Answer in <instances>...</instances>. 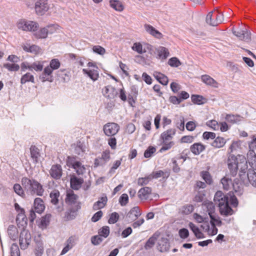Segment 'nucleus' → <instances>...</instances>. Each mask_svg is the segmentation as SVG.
Listing matches in <instances>:
<instances>
[{"instance_id": "obj_1", "label": "nucleus", "mask_w": 256, "mask_h": 256, "mask_svg": "<svg viewBox=\"0 0 256 256\" xmlns=\"http://www.w3.org/2000/svg\"><path fill=\"white\" fill-rule=\"evenodd\" d=\"M214 200L218 205L220 214L224 216H232L234 213L230 204L234 208L237 207L238 204V198L232 192L224 194L218 190L216 192Z\"/></svg>"}, {"instance_id": "obj_2", "label": "nucleus", "mask_w": 256, "mask_h": 256, "mask_svg": "<svg viewBox=\"0 0 256 256\" xmlns=\"http://www.w3.org/2000/svg\"><path fill=\"white\" fill-rule=\"evenodd\" d=\"M228 166L230 174L234 176L238 173L239 170L238 176L241 182L244 184H248L247 174L248 164L246 158L243 156L238 155V157L234 154H230L228 158Z\"/></svg>"}, {"instance_id": "obj_3", "label": "nucleus", "mask_w": 256, "mask_h": 256, "mask_svg": "<svg viewBox=\"0 0 256 256\" xmlns=\"http://www.w3.org/2000/svg\"><path fill=\"white\" fill-rule=\"evenodd\" d=\"M22 184L27 192L32 195L42 196L44 192L42 186L36 180L26 177L22 178Z\"/></svg>"}, {"instance_id": "obj_4", "label": "nucleus", "mask_w": 256, "mask_h": 256, "mask_svg": "<svg viewBox=\"0 0 256 256\" xmlns=\"http://www.w3.org/2000/svg\"><path fill=\"white\" fill-rule=\"evenodd\" d=\"M78 158L76 156H68L66 164L68 166L74 169L78 176L83 175L86 172V168L81 162L77 160Z\"/></svg>"}, {"instance_id": "obj_5", "label": "nucleus", "mask_w": 256, "mask_h": 256, "mask_svg": "<svg viewBox=\"0 0 256 256\" xmlns=\"http://www.w3.org/2000/svg\"><path fill=\"white\" fill-rule=\"evenodd\" d=\"M32 242V236L30 231L23 228L20 232L19 236V244L22 250H26L30 245Z\"/></svg>"}, {"instance_id": "obj_6", "label": "nucleus", "mask_w": 256, "mask_h": 256, "mask_svg": "<svg viewBox=\"0 0 256 256\" xmlns=\"http://www.w3.org/2000/svg\"><path fill=\"white\" fill-rule=\"evenodd\" d=\"M18 27L19 29H22L23 30H28L35 32L38 30L39 24L38 22L34 21L23 20L18 24Z\"/></svg>"}, {"instance_id": "obj_7", "label": "nucleus", "mask_w": 256, "mask_h": 256, "mask_svg": "<svg viewBox=\"0 0 256 256\" xmlns=\"http://www.w3.org/2000/svg\"><path fill=\"white\" fill-rule=\"evenodd\" d=\"M104 132L108 136L116 134L120 130V126L115 122H108L104 126Z\"/></svg>"}, {"instance_id": "obj_8", "label": "nucleus", "mask_w": 256, "mask_h": 256, "mask_svg": "<svg viewBox=\"0 0 256 256\" xmlns=\"http://www.w3.org/2000/svg\"><path fill=\"white\" fill-rule=\"evenodd\" d=\"M70 188L74 190H78L84 183V179L82 178H78L74 174H70Z\"/></svg>"}, {"instance_id": "obj_9", "label": "nucleus", "mask_w": 256, "mask_h": 256, "mask_svg": "<svg viewBox=\"0 0 256 256\" xmlns=\"http://www.w3.org/2000/svg\"><path fill=\"white\" fill-rule=\"evenodd\" d=\"M54 25H48L42 28L38 31H36L34 33V36L37 38H45L47 37L48 34H52L54 32L53 30L49 28H52Z\"/></svg>"}, {"instance_id": "obj_10", "label": "nucleus", "mask_w": 256, "mask_h": 256, "mask_svg": "<svg viewBox=\"0 0 256 256\" xmlns=\"http://www.w3.org/2000/svg\"><path fill=\"white\" fill-rule=\"evenodd\" d=\"M104 96L108 98H114L118 94V92L114 86L108 85L104 87L102 90Z\"/></svg>"}, {"instance_id": "obj_11", "label": "nucleus", "mask_w": 256, "mask_h": 256, "mask_svg": "<svg viewBox=\"0 0 256 256\" xmlns=\"http://www.w3.org/2000/svg\"><path fill=\"white\" fill-rule=\"evenodd\" d=\"M62 166L60 164H56L52 166L50 170V174L52 178L59 180L62 177Z\"/></svg>"}, {"instance_id": "obj_12", "label": "nucleus", "mask_w": 256, "mask_h": 256, "mask_svg": "<svg viewBox=\"0 0 256 256\" xmlns=\"http://www.w3.org/2000/svg\"><path fill=\"white\" fill-rule=\"evenodd\" d=\"M98 67H96V69H86L84 68L82 72L84 74H86L89 77L93 82H95L98 80L99 78V72L98 71Z\"/></svg>"}, {"instance_id": "obj_13", "label": "nucleus", "mask_w": 256, "mask_h": 256, "mask_svg": "<svg viewBox=\"0 0 256 256\" xmlns=\"http://www.w3.org/2000/svg\"><path fill=\"white\" fill-rule=\"evenodd\" d=\"M39 78L42 82H45L46 81L52 82L54 80L52 71L48 67H46L44 68L43 72L40 76Z\"/></svg>"}, {"instance_id": "obj_14", "label": "nucleus", "mask_w": 256, "mask_h": 256, "mask_svg": "<svg viewBox=\"0 0 256 256\" xmlns=\"http://www.w3.org/2000/svg\"><path fill=\"white\" fill-rule=\"evenodd\" d=\"M142 214V212L138 206L132 208L126 214V218H129L128 220L134 221L138 218Z\"/></svg>"}, {"instance_id": "obj_15", "label": "nucleus", "mask_w": 256, "mask_h": 256, "mask_svg": "<svg viewBox=\"0 0 256 256\" xmlns=\"http://www.w3.org/2000/svg\"><path fill=\"white\" fill-rule=\"evenodd\" d=\"M206 148V146L202 143L196 142L190 146V150L194 155L198 156L204 151Z\"/></svg>"}, {"instance_id": "obj_16", "label": "nucleus", "mask_w": 256, "mask_h": 256, "mask_svg": "<svg viewBox=\"0 0 256 256\" xmlns=\"http://www.w3.org/2000/svg\"><path fill=\"white\" fill-rule=\"evenodd\" d=\"M232 33L240 40L248 42L250 40V34L246 30H233Z\"/></svg>"}, {"instance_id": "obj_17", "label": "nucleus", "mask_w": 256, "mask_h": 256, "mask_svg": "<svg viewBox=\"0 0 256 256\" xmlns=\"http://www.w3.org/2000/svg\"><path fill=\"white\" fill-rule=\"evenodd\" d=\"M35 10L37 14L40 16H42L48 10V6L47 2H36V3Z\"/></svg>"}, {"instance_id": "obj_18", "label": "nucleus", "mask_w": 256, "mask_h": 256, "mask_svg": "<svg viewBox=\"0 0 256 256\" xmlns=\"http://www.w3.org/2000/svg\"><path fill=\"white\" fill-rule=\"evenodd\" d=\"M144 27L146 32L153 36L158 39L162 38V34L151 25L146 24Z\"/></svg>"}, {"instance_id": "obj_19", "label": "nucleus", "mask_w": 256, "mask_h": 256, "mask_svg": "<svg viewBox=\"0 0 256 256\" xmlns=\"http://www.w3.org/2000/svg\"><path fill=\"white\" fill-rule=\"evenodd\" d=\"M108 198L106 194H104L103 196L100 198L98 201L94 202L92 208L94 210L102 208L106 204Z\"/></svg>"}, {"instance_id": "obj_20", "label": "nucleus", "mask_w": 256, "mask_h": 256, "mask_svg": "<svg viewBox=\"0 0 256 256\" xmlns=\"http://www.w3.org/2000/svg\"><path fill=\"white\" fill-rule=\"evenodd\" d=\"M80 208V203L76 205L74 207L70 208L66 212L65 216L66 218V219L68 220H74L76 216V212Z\"/></svg>"}, {"instance_id": "obj_21", "label": "nucleus", "mask_w": 256, "mask_h": 256, "mask_svg": "<svg viewBox=\"0 0 256 256\" xmlns=\"http://www.w3.org/2000/svg\"><path fill=\"white\" fill-rule=\"evenodd\" d=\"M27 220L25 213L18 214L16 218V222L18 228L22 227V230L25 228L28 224Z\"/></svg>"}, {"instance_id": "obj_22", "label": "nucleus", "mask_w": 256, "mask_h": 256, "mask_svg": "<svg viewBox=\"0 0 256 256\" xmlns=\"http://www.w3.org/2000/svg\"><path fill=\"white\" fill-rule=\"evenodd\" d=\"M158 245V249L160 252H168L170 247V244L168 239L166 238H162L160 240Z\"/></svg>"}, {"instance_id": "obj_23", "label": "nucleus", "mask_w": 256, "mask_h": 256, "mask_svg": "<svg viewBox=\"0 0 256 256\" xmlns=\"http://www.w3.org/2000/svg\"><path fill=\"white\" fill-rule=\"evenodd\" d=\"M78 196L76 194H74L72 190H70V192H68L65 200L66 202L68 205L76 204V205L78 203H77V200Z\"/></svg>"}, {"instance_id": "obj_24", "label": "nucleus", "mask_w": 256, "mask_h": 256, "mask_svg": "<svg viewBox=\"0 0 256 256\" xmlns=\"http://www.w3.org/2000/svg\"><path fill=\"white\" fill-rule=\"evenodd\" d=\"M152 188L148 186L141 188L138 192V196L140 200H146L152 192Z\"/></svg>"}, {"instance_id": "obj_25", "label": "nucleus", "mask_w": 256, "mask_h": 256, "mask_svg": "<svg viewBox=\"0 0 256 256\" xmlns=\"http://www.w3.org/2000/svg\"><path fill=\"white\" fill-rule=\"evenodd\" d=\"M176 130L175 128H170L166 131L160 134V138L162 141L165 142L170 140L173 136L175 135Z\"/></svg>"}, {"instance_id": "obj_26", "label": "nucleus", "mask_w": 256, "mask_h": 256, "mask_svg": "<svg viewBox=\"0 0 256 256\" xmlns=\"http://www.w3.org/2000/svg\"><path fill=\"white\" fill-rule=\"evenodd\" d=\"M34 207L36 212L38 214L42 213L45 209L44 202L41 198H36L34 200Z\"/></svg>"}, {"instance_id": "obj_27", "label": "nucleus", "mask_w": 256, "mask_h": 256, "mask_svg": "<svg viewBox=\"0 0 256 256\" xmlns=\"http://www.w3.org/2000/svg\"><path fill=\"white\" fill-rule=\"evenodd\" d=\"M156 51L158 54L156 58L162 60H166L170 54L168 49L164 46H159L156 48Z\"/></svg>"}, {"instance_id": "obj_28", "label": "nucleus", "mask_w": 256, "mask_h": 256, "mask_svg": "<svg viewBox=\"0 0 256 256\" xmlns=\"http://www.w3.org/2000/svg\"><path fill=\"white\" fill-rule=\"evenodd\" d=\"M170 175V173L169 172H164L162 170H160L156 172H153L150 174V178H151V179H157L159 178L162 177L163 179H167L169 177Z\"/></svg>"}, {"instance_id": "obj_29", "label": "nucleus", "mask_w": 256, "mask_h": 256, "mask_svg": "<svg viewBox=\"0 0 256 256\" xmlns=\"http://www.w3.org/2000/svg\"><path fill=\"white\" fill-rule=\"evenodd\" d=\"M30 152L33 162L38 163L40 156L39 149L36 146L32 145L30 148Z\"/></svg>"}, {"instance_id": "obj_30", "label": "nucleus", "mask_w": 256, "mask_h": 256, "mask_svg": "<svg viewBox=\"0 0 256 256\" xmlns=\"http://www.w3.org/2000/svg\"><path fill=\"white\" fill-rule=\"evenodd\" d=\"M158 237V234L156 232L152 234L146 242L144 248L146 250H149L154 246L156 241Z\"/></svg>"}, {"instance_id": "obj_31", "label": "nucleus", "mask_w": 256, "mask_h": 256, "mask_svg": "<svg viewBox=\"0 0 256 256\" xmlns=\"http://www.w3.org/2000/svg\"><path fill=\"white\" fill-rule=\"evenodd\" d=\"M188 227L197 238L200 239L205 238L204 234L200 230V228L192 222H189Z\"/></svg>"}, {"instance_id": "obj_32", "label": "nucleus", "mask_w": 256, "mask_h": 256, "mask_svg": "<svg viewBox=\"0 0 256 256\" xmlns=\"http://www.w3.org/2000/svg\"><path fill=\"white\" fill-rule=\"evenodd\" d=\"M154 76L155 78L162 84L166 86L168 84V78L160 72H155L154 73Z\"/></svg>"}, {"instance_id": "obj_33", "label": "nucleus", "mask_w": 256, "mask_h": 256, "mask_svg": "<svg viewBox=\"0 0 256 256\" xmlns=\"http://www.w3.org/2000/svg\"><path fill=\"white\" fill-rule=\"evenodd\" d=\"M18 230L17 228L12 224L10 225L8 228V234L11 240H16L18 238Z\"/></svg>"}, {"instance_id": "obj_34", "label": "nucleus", "mask_w": 256, "mask_h": 256, "mask_svg": "<svg viewBox=\"0 0 256 256\" xmlns=\"http://www.w3.org/2000/svg\"><path fill=\"white\" fill-rule=\"evenodd\" d=\"M243 118V117L238 114H227L225 119L226 120L231 124H237L240 122Z\"/></svg>"}, {"instance_id": "obj_35", "label": "nucleus", "mask_w": 256, "mask_h": 256, "mask_svg": "<svg viewBox=\"0 0 256 256\" xmlns=\"http://www.w3.org/2000/svg\"><path fill=\"white\" fill-rule=\"evenodd\" d=\"M252 170H256V154L253 150L250 151L248 155V160Z\"/></svg>"}, {"instance_id": "obj_36", "label": "nucleus", "mask_w": 256, "mask_h": 256, "mask_svg": "<svg viewBox=\"0 0 256 256\" xmlns=\"http://www.w3.org/2000/svg\"><path fill=\"white\" fill-rule=\"evenodd\" d=\"M248 181L254 186L256 188V172L254 170L249 169L247 172Z\"/></svg>"}, {"instance_id": "obj_37", "label": "nucleus", "mask_w": 256, "mask_h": 256, "mask_svg": "<svg viewBox=\"0 0 256 256\" xmlns=\"http://www.w3.org/2000/svg\"><path fill=\"white\" fill-rule=\"evenodd\" d=\"M202 207L206 209L208 215H212L215 212V206L212 202L206 200L202 203Z\"/></svg>"}, {"instance_id": "obj_38", "label": "nucleus", "mask_w": 256, "mask_h": 256, "mask_svg": "<svg viewBox=\"0 0 256 256\" xmlns=\"http://www.w3.org/2000/svg\"><path fill=\"white\" fill-rule=\"evenodd\" d=\"M226 143V140L222 137L218 136L214 138V141L211 145L216 148H221L223 147Z\"/></svg>"}, {"instance_id": "obj_39", "label": "nucleus", "mask_w": 256, "mask_h": 256, "mask_svg": "<svg viewBox=\"0 0 256 256\" xmlns=\"http://www.w3.org/2000/svg\"><path fill=\"white\" fill-rule=\"evenodd\" d=\"M220 182L222 184L223 188L226 190H229L232 186V180L227 176L222 178Z\"/></svg>"}, {"instance_id": "obj_40", "label": "nucleus", "mask_w": 256, "mask_h": 256, "mask_svg": "<svg viewBox=\"0 0 256 256\" xmlns=\"http://www.w3.org/2000/svg\"><path fill=\"white\" fill-rule=\"evenodd\" d=\"M110 6L116 11L122 12L124 7L122 3L118 0H110Z\"/></svg>"}, {"instance_id": "obj_41", "label": "nucleus", "mask_w": 256, "mask_h": 256, "mask_svg": "<svg viewBox=\"0 0 256 256\" xmlns=\"http://www.w3.org/2000/svg\"><path fill=\"white\" fill-rule=\"evenodd\" d=\"M51 216L52 215L50 214H47L42 216L40 220V227L42 229L46 228L50 224Z\"/></svg>"}, {"instance_id": "obj_42", "label": "nucleus", "mask_w": 256, "mask_h": 256, "mask_svg": "<svg viewBox=\"0 0 256 256\" xmlns=\"http://www.w3.org/2000/svg\"><path fill=\"white\" fill-rule=\"evenodd\" d=\"M27 82H35L34 76L31 74L30 72H27L24 74L20 78L21 84H23Z\"/></svg>"}, {"instance_id": "obj_43", "label": "nucleus", "mask_w": 256, "mask_h": 256, "mask_svg": "<svg viewBox=\"0 0 256 256\" xmlns=\"http://www.w3.org/2000/svg\"><path fill=\"white\" fill-rule=\"evenodd\" d=\"M200 176L205 182L208 184L210 185L213 182L212 177L208 171H202L200 172Z\"/></svg>"}, {"instance_id": "obj_44", "label": "nucleus", "mask_w": 256, "mask_h": 256, "mask_svg": "<svg viewBox=\"0 0 256 256\" xmlns=\"http://www.w3.org/2000/svg\"><path fill=\"white\" fill-rule=\"evenodd\" d=\"M191 99L192 102L196 104L200 105L205 103V102H203V100H206V98L198 94H192L191 96Z\"/></svg>"}, {"instance_id": "obj_45", "label": "nucleus", "mask_w": 256, "mask_h": 256, "mask_svg": "<svg viewBox=\"0 0 256 256\" xmlns=\"http://www.w3.org/2000/svg\"><path fill=\"white\" fill-rule=\"evenodd\" d=\"M202 80L208 85L215 86L217 84V82L210 76L205 74L201 76Z\"/></svg>"}, {"instance_id": "obj_46", "label": "nucleus", "mask_w": 256, "mask_h": 256, "mask_svg": "<svg viewBox=\"0 0 256 256\" xmlns=\"http://www.w3.org/2000/svg\"><path fill=\"white\" fill-rule=\"evenodd\" d=\"M60 66V62L57 58L52 59L50 62L49 66H47L52 71V73L54 70H58Z\"/></svg>"}, {"instance_id": "obj_47", "label": "nucleus", "mask_w": 256, "mask_h": 256, "mask_svg": "<svg viewBox=\"0 0 256 256\" xmlns=\"http://www.w3.org/2000/svg\"><path fill=\"white\" fill-rule=\"evenodd\" d=\"M86 146L84 142L78 141L76 142V145L74 148V153L78 155H80L84 153L86 150Z\"/></svg>"}, {"instance_id": "obj_48", "label": "nucleus", "mask_w": 256, "mask_h": 256, "mask_svg": "<svg viewBox=\"0 0 256 256\" xmlns=\"http://www.w3.org/2000/svg\"><path fill=\"white\" fill-rule=\"evenodd\" d=\"M50 196L51 198V202L54 205H56L58 202V198L60 196V192L57 190H54L50 194Z\"/></svg>"}, {"instance_id": "obj_49", "label": "nucleus", "mask_w": 256, "mask_h": 256, "mask_svg": "<svg viewBox=\"0 0 256 256\" xmlns=\"http://www.w3.org/2000/svg\"><path fill=\"white\" fill-rule=\"evenodd\" d=\"M30 70H34L36 72L42 71L43 69V64L40 62H36L28 66Z\"/></svg>"}, {"instance_id": "obj_50", "label": "nucleus", "mask_w": 256, "mask_h": 256, "mask_svg": "<svg viewBox=\"0 0 256 256\" xmlns=\"http://www.w3.org/2000/svg\"><path fill=\"white\" fill-rule=\"evenodd\" d=\"M194 210L192 204H187L183 206L180 208V212L183 214L188 215L192 213Z\"/></svg>"}, {"instance_id": "obj_51", "label": "nucleus", "mask_w": 256, "mask_h": 256, "mask_svg": "<svg viewBox=\"0 0 256 256\" xmlns=\"http://www.w3.org/2000/svg\"><path fill=\"white\" fill-rule=\"evenodd\" d=\"M210 224L212 226H216V225L218 226H220L222 225V222L220 219L219 217L216 216L214 214H210Z\"/></svg>"}, {"instance_id": "obj_52", "label": "nucleus", "mask_w": 256, "mask_h": 256, "mask_svg": "<svg viewBox=\"0 0 256 256\" xmlns=\"http://www.w3.org/2000/svg\"><path fill=\"white\" fill-rule=\"evenodd\" d=\"M110 230L108 226H104L98 230L100 236L106 238L110 234Z\"/></svg>"}, {"instance_id": "obj_53", "label": "nucleus", "mask_w": 256, "mask_h": 256, "mask_svg": "<svg viewBox=\"0 0 256 256\" xmlns=\"http://www.w3.org/2000/svg\"><path fill=\"white\" fill-rule=\"evenodd\" d=\"M4 67L10 72H17L20 69V66L16 64L6 63L4 64Z\"/></svg>"}, {"instance_id": "obj_54", "label": "nucleus", "mask_w": 256, "mask_h": 256, "mask_svg": "<svg viewBox=\"0 0 256 256\" xmlns=\"http://www.w3.org/2000/svg\"><path fill=\"white\" fill-rule=\"evenodd\" d=\"M168 63L170 66L174 68H177L182 64V62L176 57H172L170 58Z\"/></svg>"}, {"instance_id": "obj_55", "label": "nucleus", "mask_w": 256, "mask_h": 256, "mask_svg": "<svg viewBox=\"0 0 256 256\" xmlns=\"http://www.w3.org/2000/svg\"><path fill=\"white\" fill-rule=\"evenodd\" d=\"M156 148L153 146H149L144 152V157L146 158H150L152 156V154L156 152Z\"/></svg>"}, {"instance_id": "obj_56", "label": "nucleus", "mask_w": 256, "mask_h": 256, "mask_svg": "<svg viewBox=\"0 0 256 256\" xmlns=\"http://www.w3.org/2000/svg\"><path fill=\"white\" fill-rule=\"evenodd\" d=\"M163 146L160 150V152H162L164 151L170 150L174 144V142L172 141L168 142L167 141L162 142Z\"/></svg>"}, {"instance_id": "obj_57", "label": "nucleus", "mask_w": 256, "mask_h": 256, "mask_svg": "<svg viewBox=\"0 0 256 256\" xmlns=\"http://www.w3.org/2000/svg\"><path fill=\"white\" fill-rule=\"evenodd\" d=\"M11 256H20V251L16 244H12L10 247Z\"/></svg>"}, {"instance_id": "obj_58", "label": "nucleus", "mask_w": 256, "mask_h": 256, "mask_svg": "<svg viewBox=\"0 0 256 256\" xmlns=\"http://www.w3.org/2000/svg\"><path fill=\"white\" fill-rule=\"evenodd\" d=\"M119 219V215L116 212H114L110 215V218L108 220V222L110 224H114L116 223Z\"/></svg>"}, {"instance_id": "obj_59", "label": "nucleus", "mask_w": 256, "mask_h": 256, "mask_svg": "<svg viewBox=\"0 0 256 256\" xmlns=\"http://www.w3.org/2000/svg\"><path fill=\"white\" fill-rule=\"evenodd\" d=\"M232 187L235 192L240 194V180L238 178H236L234 180V182L232 181Z\"/></svg>"}, {"instance_id": "obj_60", "label": "nucleus", "mask_w": 256, "mask_h": 256, "mask_svg": "<svg viewBox=\"0 0 256 256\" xmlns=\"http://www.w3.org/2000/svg\"><path fill=\"white\" fill-rule=\"evenodd\" d=\"M128 202V196L126 194H123L119 198V203L122 206H125Z\"/></svg>"}, {"instance_id": "obj_61", "label": "nucleus", "mask_w": 256, "mask_h": 256, "mask_svg": "<svg viewBox=\"0 0 256 256\" xmlns=\"http://www.w3.org/2000/svg\"><path fill=\"white\" fill-rule=\"evenodd\" d=\"M212 12H208L206 16V22L210 26H216V22H215V20H212Z\"/></svg>"}, {"instance_id": "obj_62", "label": "nucleus", "mask_w": 256, "mask_h": 256, "mask_svg": "<svg viewBox=\"0 0 256 256\" xmlns=\"http://www.w3.org/2000/svg\"><path fill=\"white\" fill-rule=\"evenodd\" d=\"M178 234L181 238L185 239L188 237L189 231L186 228H182L178 230Z\"/></svg>"}, {"instance_id": "obj_63", "label": "nucleus", "mask_w": 256, "mask_h": 256, "mask_svg": "<svg viewBox=\"0 0 256 256\" xmlns=\"http://www.w3.org/2000/svg\"><path fill=\"white\" fill-rule=\"evenodd\" d=\"M103 240L102 236H94L91 238V242L92 244L98 246L100 244Z\"/></svg>"}, {"instance_id": "obj_64", "label": "nucleus", "mask_w": 256, "mask_h": 256, "mask_svg": "<svg viewBox=\"0 0 256 256\" xmlns=\"http://www.w3.org/2000/svg\"><path fill=\"white\" fill-rule=\"evenodd\" d=\"M34 252L36 256H42L44 253V247L42 243H38L36 244Z\"/></svg>"}]
</instances>
